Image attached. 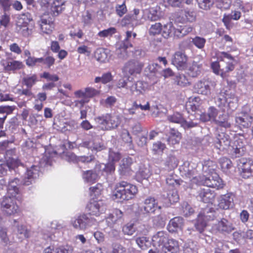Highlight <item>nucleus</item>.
<instances>
[{"label":"nucleus","instance_id":"nucleus-1","mask_svg":"<svg viewBox=\"0 0 253 253\" xmlns=\"http://www.w3.org/2000/svg\"><path fill=\"white\" fill-rule=\"evenodd\" d=\"M137 192L136 187L126 181H121L116 185L113 192L114 199L128 200L132 199Z\"/></svg>","mask_w":253,"mask_h":253},{"label":"nucleus","instance_id":"nucleus-2","mask_svg":"<svg viewBox=\"0 0 253 253\" xmlns=\"http://www.w3.org/2000/svg\"><path fill=\"white\" fill-rule=\"evenodd\" d=\"M96 219L89 214H80L72 220V224L76 229L85 230L97 225Z\"/></svg>","mask_w":253,"mask_h":253},{"label":"nucleus","instance_id":"nucleus-3","mask_svg":"<svg viewBox=\"0 0 253 253\" xmlns=\"http://www.w3.org/2000/svg\"><path fill=\"white\" fill-rule=\"evenodd\" d=\"M217 56L218 59L223 62L221 64V73H220V76L222 78H224L226 73L233 71L235 68L234 57L225 52H219L217 54Z\"/></svg>","mask_w":253,"mask_h":253},{"label":"nucleus","instance_id":"nucleus-4","mask_svg":"<svg viewBox=\"0 0 253 253\" xmlns=\"http://www.w3.org/2000/svg\"><path fill=\"white\" fill-rule=\"evenodd\" d=\"M2 210L8 215H11L18 213L19 208L16 203L15 198L9 196H4L1 202Z\"/></svg>","mask_w":253,"mask_h":253},{"label":"nucleus","instance_id":"nucleus-5","mask_svg":"<svg viewBox=\"0 0 253 253\" xmlns=\"http://www.w3.org/2000/svg\"><path fill=\"white\" fill-rule=\"evenodd\" d=\"M80 147L88 148L93 152L97 153L106 149L105 146L101 141L97 138H92L83 141L79 144Z\"/></svg>","mask_w":253,"mask_h":253},{"label":"nucleus","instance_id":"nucleus-6","mask_svg":"<svg viewBox=\"0 0 253 253\" xmlns=\"http://www.w3.org/2000/svg\"><path fill=\"white\" fill-rule=\"evenodd\" d=\"M238 166L243 178H248L253 175V161L241 159L239 160Z\"/></svg>","mask_w":253,"mask_h":253},{"label":"nucleus","instance_id":"nucleus-7","mask_svg":"<svg viewBox=\"0 0 253 253\" xmlns=\"http://www.w3.org/2000/svg\"><path fill=\"white\" fill-rule=\"evenodd\" d=\"M40 167L33 165L28 169L24 177L21 180L22 185L29 186L35 182V179L39 176Z\"/></svg>","mask_w":253,"mask_h":253},{"label":"nucleus","instance_id":"nucleus-8","mask_svg":"<svg viewBox=\"0 0 253 253\" xmlns=\"http://www.w3.org/2000/svg\"><path fill=\"white\" fill-rule=\"evenodd\" d=\"M215 85V83L211 80L203 79L195 84V89L199 94L208 95L211 94V87H214Z\"/></svg>","mask_w":253,"mask_h":253},{"label":"nucleus","instance_id":"nucleus-9","mask_svg":"<svg viewBox=\"0 0 253 253\" xmlns=\"http://www.w3.org/2000/svg\"><path fill=\"white\" fill-rule=\"evenodd\" d=\"M202 181L203 184L208 187L220 189H222L224 186L222 180L216 173L209 177H204Z\"/></svg>","mask_w":253,"mask_h":253},{"label":"nucleus","instance_id":"nucleus-10","mask_svg":"<svg viewBox=\"0 0 253 253\" xmlns=\"http://www.w3.org/2000/svg\"><path fill=\"white\" fill-rule=\"evenodd\" d=\"M87 208L89 211L87 214L98 216L106 211V205L102 201H93L87 205Z\"/></svg>","mask_w":253,"mask_h":253},{"label":"nucleus","instance_id":"nucleus-11","mask_svg":"<svg viewBox=\"0 0 253 253\" xmlns=\"http://www.w3.org/2000/svg\"><path fill=\"white\" fill-rule=\"evenodd\" d=\"M187 56L183 51H176L172 58V63L179 70H183L186 67Z\"/></svg>","mask_w":253,"mask_h":253},{"label":"nucleus","instance_id":"nucleus-12","mask_svg":"<svg viewBox=\"0 0 253 253\" xmlns=\"http://www.w3.org/2000/svg\"><path fill=\"white\" fill-rule=\"evenodd\" d=\"M234 195L232 193H228L220 196L218 200V207L222 210H228L234 206Z\"/></svg>","mask_w":253,"mask_h":253},{"label":"nucleus","instance_id":"nucleus-13","mask_svg":"<svg viewBox=\"0 0 253 253\" xmlns=\"http://www.w3.org/2000/svg\"><path fill=\"white\" fill-rule=\"evenodd\" d=\"M132 162V159L130 157L124 158L121 161L118 169L121 175L128 176L131 174Z\"/></svg>","mask_w":253,"mask_h":253},{"label":"nucleus","instance_id":"nucleus-14","mask_svg":"<svg viewBox=\"0 0 253 253\" xmlns=\"http://www.w3.org/2000/svg\"><path fill=\"white\" fill-rule=\"evenodd\" d=\"M230 142L229 135L224 132H221L216 136L215 146L217 149L223 150L226 149L230 146Z\"/></svg>","mask_w":253,"mask_h":253},{"label":"nucleus","instance_id":"nucleus-15","mask_svg":"<svg viewBox=\"0 0 253 253\" xmlns=\"http://www.w3.org/2000/svg\"><path fill=\"white\" fill-rule=\"evenodd\" d=\"M168 235L164 231L157 232L152 238L154 246L161 248L162 249L168 242Z\"/></svg>","mask_w":253,"mask_h":253},{"label":"nucleus","instance_id":"nucleus-16","mask_svg":"<svg viewBox=\"0 0 253 253\" xmlns=\"http://www.w3.org/2000/svg\"><path fill=\"white\" fill-rule=\"evenodd\" d=\"M216 229L220 233L229 234L235 229L233 224L225 218H222L216 224Z\"/></svg>","mask_w":253,"mask_h":253},{"label":"nucleus","instance_id":"nucleus-17","mask_svg":"<svg viewBox=\"0 0 253 253\" xmlns=\"http://www.w3.org/2000/svg\"><path fill=\"white\" fill-rule=\"evenodd\" d=\"M4 70L6 72L14 71L23 68V64L22 62L14 60L11 59H7L1 62Z\"/></svg>","mask_w":253,"mask_h":253},{"label":"nucleus","instance_id":"nucleus-18","mask_svg":"<svg viewBox=\"0 0 253 253\" xmlns=\"http://www.w3.org/2000/svg\"><path fill=\"white\" fill-rule=\"evenodd\" d=\"M198 193V199L205 203L211 202L215 196L214 192L209 188L200 189Z\"/></svg>","mask_w":253,"mask_h":253},{"label":"nucleus","instance_id":"nucleus-19","mask_svg":"<svg viewBox=\"0 0 253 253\" xmlns=\"http://www.w3.org/2000/svg\"><path fill=\"white\" fill-rule=\"evenodd\" d=\"M143 66V64L142 63L137 60H132L126 64L124 70L125 72L132 75L135 73H139Z\"/></svg>","mask_w":253,"mask_h":253},{"label":"nucleus","instance_id":"nucleus-20","mask_svg":"<svg viewBox=\"0 0 253 253\" xmlns=\"http://www.w3.org/2000/svg\"><path fill=\"white\" fill-rule=\"evenodd\" d=\"M183 224L184 219L182 217H175L169 220L167 229L170 233L176 232L178 229L182 228Z\"/></svg>","mask_w":253,"mask_h":253},{"label":"nucleus","instance_id":"nucleus-21","mask_svg":"<svg viewBox=\"0 0 253 253\" xmlns=\"http://www.w3.org/2000/svg\"><path fill=\"white\" fill-rule=\"evenodd\" d=\"M214 123L225 128L230 127L231 125L230 116L228 113L225 112L220 113L216 119L214 120Z\"/></svg>","mask_w":253,"mask_h":253},{"label":"nucleus","instance_id":"nucleus-22","mask_svg":"<svg viewBox=\"0 0 253 253\" xmlns=\"http://www.w3.org/2000/svg\"><path fill=\"white\" fill-rule=\"evenodd\" d=\"M219 113L220 112L216 108L211 106L208 108L207 113H203L200 115V120L204 122L211 121L214 123V120L216 119Z\"/></svg>","mask_w":253,"mask_h":253},{"label":"nucleus","instance_id":"nucleus-23","mask_svg":"<svg viewBox=\"0 0 253 253\" xmlns=\"http://www.w3.org/2000/svg\"><path fill=\"white\" fill-rule=\"evenodd\" d=\"M5 159L7 162L10 165H12L13 168L17 167L20 164V161L17 154L16 149L15 148L11 147L5 152Z\"/></svg>","mask_w":253,"mask_h":253},{"label":"nucleus","instance_id":"nucleus-24","mask_svg":"<svg viewBox=\"0 0 253 253\" xmlns=\"http://www.w3.org/2000/svg\"><path fill=\"white\" fill-rule=\"evenodd\" d=\"M144 204L145 205L141 208V211L143 209L146 213H154L157 210H160L161 209V207L157 205V203L153 198H147Z\"/></svg>","mask_w":253,"mask_h":253},{"label":"nucleus","instance_id":"nucleus-25","mask_svg":"<svg viewBox=\"0 0 253 253\" xmlns=\"http://www.w3.org/2000/svg\"><path fill=\"white\" fill-rule=\"evenodd\" d=\"M98 169L88 170L84 171L82 174V177L84 182L88 183H95L98 179L99 175L97 171Z\"/></svg>","mask_w":253,"mask_h":253},{"label":"nucleus","instance_id":"nucleus-26","mask_svg":"<svg viewBox=\"0 0 253 253\" xmlns=\"http://www.w3.org/2000/svg\"><path fill=\"white\" fill-rule=\"evenodd\" d=\"M32 19L30 13H26L20 15L16 21V30H20L22 27L30 25Z\"/></svg>","mask_w":253,"mask_h":253},{"label":"nucleus","instance_id":"nucleus-27","mask_svg":"<svg viewBox=\"0 0 253 253\" xmlns=\"http://www.w3.org/2000/svg\"><path fill=\"white\" fill-rule=\"evenodd\" d=\"M178 250V243L173 239H168V242L163 248V253H177Z\"/></svg>","mask_w":253,"mask_h":253},{"label":"nucleus","instance_id":"nucleus-28","mask_svg":"<svg viewBox=\"0 0 253 253\" xmlns=\"http://www.w3.org/2000/svg\"><path fill=\"white\" fill-rule=\"evenodd\" d=\"M65 3L64 0H54L51 3L50 12L54 16H58L62 12L64 7H63Z\"/></svg>","mask_w":253,"mask_h":253},{"label":"nucleus","instance_id":"nucleus-29","mask_svg":"<svg viewBox=\"0 0 253 253\" xmlns=\"http://www.w3.org/2000/svg\"><path fill=\"white\" fill-rule=\"evenodd\" d=\"M162 197L166 200V204H172L177 202L179 196L177 191L175 189L169 190L168 191L164 192L162 195Z\"/></svg>","mask_w":253,"mask_h":253},{"label":"nucleus","instance_id":"nucleus-30","mask_svg":"<svg viewBox=\"0 0 253 253\" xmlns=\"http://www.w3.org/2000/svg\"><path fill=\"white\" fill-rule=\"evenodd\" d=\"M99 91L91 87H88L83 90H79L75 92L76 97H84L86 99L93 97L98 94Z\"/></svg>","mask_w":253,"mask_h":253},{"label":"nucleus","instance_id":"nucleus-31","mask_svg":"<svg viewBox=\"0 0 253 253\" xmlns=\"http://www.w3.org/2000/svg\"><path fill=\"white\" fill-rule=\"evenodd\" d=\"M181 138V134L174 128H171L169 136L167 139L168 143L170 145H174L179 143Z\"/></svg>","mask_w":253,"mask_h":253},{"label":"nucleus","instance_id":"nucleus-32","mask_svg":"<svg viewBox=\"0 0 253 253\" xmlns=\"http://www.w3.org/2000/svg\"><path fill=\"white\" fill-rule=\"evenodd\" d=\"M162 16L160 8L159 6L153 7L149 8L147 14V18L148 20L155 21L159 20Z\"/></svg>","mask_w":253,"mask_h":253},{"label":"nucleus","instance_id":"nucleus-33","mask_svg":"<svg viewBox=\"0 0 253 253\" xmlns=\"http://www.w3.org/2000/svg\"><path fill=\"white\" fill-rule=\"evenodd\" d=\"M132 44H128L127 43L125 44H121L120 46L116 50V54L119 59L126 60L128 57V51L129 47H131Z\"/></svg>","mask_w":253,"mask_h":253},{"label":"nucleus","instance_id":"nucleus-34","mask_svg":"<svg viewBox=\"0 0 253 253\" xmlns=\"http://www.w3.org/2000/svg\"><path fill=\"white\" fill-rule=\"evenodd\" d=\"M207 225V222L201 216V214H198L197 220L194 224L195 230L200 234H202Z\"/></svg>","mask_w":253,"mask_h":253},{"label":"nucleus","instance_id":"nucleus-35","mask_svg":"<svg viewBox=\"0 0 253 253\" xmlns=\"http://www.w3.org/2000/svg\"><path fill=\"white\" fill-rule=\"evenodd\" d=\"M40 27L42 31L46 34H49L54 28L53 22L44 17H42L41 20Z\"/></svg>","mask_w":253,"mask_h":253},{"label":"nucleus","instance_id":"nucleus-36","mask_svg":"<svg viewBox=\"0 0 253 253\" xmlns=\"http://www.w3.org/2000/svg\"><path fill=\"white\" fill-rule=\"evenodd\" d=\"M17 220H13V226L17 227V234L19 239L22 240L29 237V231L23 225H17Z\"/></svg>","mask_w":253,"mask_h":253},{"label":"nucleus","instance_id":"nucleus-37","mask_svg":"<svg viewBox=\"0 0 253 253\" xmlns=\"http://www.w3.org/2000/svg\"><path fill=\"white\" fill-rule=\"evenodd\" d=\"M135 242L140 249L147 250L151 245L149 238L146 236H139L135 238Z\"/></svg>","mask_w":253,"mask_h":253},{"label":"nucleus","instance_id":"nucleus-38","mask_svg":"<svg viewBox=\"0 0 253 253\" xmlns=\"http://www.w3.org/2000/svg\"><path fill=\"white\" fill-rule=\"evenodd\" d=\"M96 169L100 170H103L107 173L112 174L115 170V164L109 162L106 164H99L96 165Z\"/></svg>","mask_w":253,"mask_h":253},{"label":"nucleus","instance_id":"nucleus-39","mask_svg":"<svg viewBox=\"0 0 253 253\" xmlns=\"http://www.w3.org/2000/svg\"><path fill=\"white\" fill-rule=\"evenodd\" d=\"M166 220L167 218L165 214L160 213L153 218L152 222L153 224L155 227L157 228H163L166 225Z\"/></svg>","mask_w":253,"mask_h":253},{"label":"nucleus","instance_id":"nucleus-40","mask_svg":"<svg viewBox=\"0 0 253 253\" xmlns=\"http://www.w3.org/2000/svg\"><path fill=\"white\" fill-rule=\"evenodd\" d=\"M252 118L247 115L236 117V122L244 127H248L251 125Z\"/></svg>","mask_w":253,"mask_h":253},{"label":"nucleus","instance_id":"nucleus-41","mask_svg":"<svg viewBox=\"0 0 253 253\" xmlns=\"http://www.w3.org/2000/svg\"><path fill=\"white\" fill-rule=\"evenodd\" d=\"M94 57L97 60L105 62L108 60V50L104 48H98L94 52Z\"/></svg>","mask_w":253,"mask_h":253},{"label":"nucleus","instance_id":"nucleus-42","mask_svg":"<svg viewBox=\"0 0 253 253\" xmlns=\"http://www.w3.org/2000/svg\"><path fill=\"white\" fill-rule=\"evenodd\" d=\"M122 216V211L119 209H116L114 211V214H110L107 218L106 222L108 223L109 226H112L118 219L121 218Z\"/></svg>","mask_w":253,"mask_h":253},{"label":"nucleus","instance_id":"nucleus-43","mask_svg":"<svg viewBox=\"0 0 253 253\" xmlns=\"http://www.w3.org/2000/svg\"><path fill=\"white\" fill-rule=\"evenodd\" d=\"M109 119V114H106L100 116L96 117L94 118L95 123L100 126L101 129L103 130H106L107 123Z\"/></svg>","mask_w":253,"mask_h":253},{"label":"nucleus","instance_id":"nucleus-44","mask_svg":"<svg viewBox=\"0 0 253 253\" xmlns=\"http://www.w3.org/2000/svg\"><path fill=\"white\" fill-rule=\"evenodd\" d=\"M120 123V118L118 116H112L109 114V119H108L106 129L110 130L111 129L116 128L119 126Z\"/></svg>","mask_w":253,"mask_h":253},{"label":"nucleus","instance_id":"nucleus-45","mask_svg":"<svg viewBox=\"0 0 253 253\" xmlns=\"http://www.w3.org/2000/svg\"><path fill=\"white\" fill-rule=\"evenodd\" d=\"M173 30H174V27L170 22L165 24L163 26H162L161 32L162 36L166 39L172 36Z\"/></svg>","mask_w":253,"mask_h":253},{"label":"nucleus","instance_id":"nucleus-46","mask_svg":"<svg viewBox=\"0 0 253 253\" xmlns=\"http://www.w3.org/2000/svg\"><path fill=\"white\" fill-rule=\"evenodd\" d=\"M186 163L184 164V167L183 168L185 176L189 178H196L197 171L195 167L188 163L187 167H186Z\"/></svg>","mask_w":253,"mask_h":253},{"label":"nucleus","instance_id":"nucleus-47","mask_svg":"<svg viewBox=\"0 0 253 253\" xmlns=\"http://www.w3.org/2000/svg\"><path fill=\"white\" fill-rule=\"evenodd\" d=\"M219 163L222 170L225 173H227L232 166L230 160L226 157L221 158Z\"/></svg>","mask_w":253,"mask_h":253},{"label":"nucleus","instance_id":"nucleus-48","mask_svg":"<svg viewBox=\"0 0 253 253\" xmlns=\"http://www.w3.org/2000/svg\"><path fill=\"white\" fill-rule=\"evenodd\" d=\"M199 214H201V216L207 222L209 220H212L215 217V212L211 208H206L203 212H201Z\"/></svg>","mask_w":253,"mask_h":253},{"label":"nucleus","instance_id":"nucleus-49","mask_svg":"<svg viewBox=\"0 0 253 253\" xmlns=\"http://www.w3.org/2000/svg\"><path fill=\"white\" fill-rule=\"evenodd\" d=\"M178 160L173 154H169L166 160V165L169 169H173L177 167Z\"/></svg>","mask_w":253,"mask_h":253},{"label":"nucleus","instance_id":"nucleus-50","mask_svg":"<svg viewBox=\"0 0 253 253\" xmlns=\"http://www.w3.org/2000/svg\"><path fill=\"white\" fill-rule=\"evenodd\" d=\"M136 229L134 223L130 222L125 225L122 230L124 234L131 236L135 232Z\"/></svg>","mask_w":253,"mask_h":253},{"label":"nucleus","instance_id":"nucleus-51","mask_svg":"<svg viewBox=\"0 0 253 253\" xmlns=\"http://www.w3.org/2000/svg\"><path fill=\"white\" fill-rule=\"evenodd\" d=\"M177 176L176 175H173L170 174L166 178V183L168 185L171 186L173 187H175L176 186H178L180 185V180L176 179Z\"/></svg>","mask_w":253,"mask_h":253},{"label":"nucleus","instance_id":"nucleus-52","mask_svg":"<svg viewBox=\"0 0 253 253\" xmlns=\"http://www.w3.org/2000/svg\"><path fill=\"white\" fill-rule=\"evenodd\" d=\"M175 83L181 86H185L189 84V82L186 77L183 74L177 75L174 79Z\"/></svg>","mask_w":253,"mask_h":253},{"label":"nucleus","instance_id":"nucleus-53","mask_svg":"<svg viewBox=\"0 0 253 253\" xmlns=\"http://www.w3.org/2000/svg\"><path fill=\"white\" fill-rule=\"evenodd\" d=\"M166 148V145L161 141H157L153 143L152 150L154 154H157L163 153Z\"/></svg>","mask_w":253,"mask_h":253},{"label":"nucleus","instance_id":"nucleus-54","mask_svg":"<svg viewBox=\"0 0 253 253\" xmlns=\"http://www.w3.org/2000/svg\"><path fill=\"white\" fill-rule=\"evenodd\" d=\"M199 7L204 10L210 9L213 4V0H197Z\"/></svg>","mask_w":253,"mask_h":253},{"label":"nucleus","instance_id":"nucleus-55","mask_svg":"<svg viewBox=\"0 0 253 253\" xmlns=\"http://www.w3.org/2000/svg\"><path fill=\"white\" fill-rule=\"evenodd\" d=\"M162 30V24L160 23H156L152 24L149 30L150 35L155 36L161 33Z\"/></svg>","mask_w":253,"mask_h":253},{"label":"nucleus","instance_id":"nucleus-56","mask_svg":"<svg viewBox=\"0 0 253 253\" xmlns=\"http://www.w3.org/2000/svg\"><path fill=\"white\" fill-rule=\"evenodd\" d=\"M168 120L172 123L180 124L181 126L184 121L181 114L179 113H175L172 115L169 116Z\"/></svg>","mask_w":253,"mask_h":253},{"label":"nucleus","instance_id":"nucleus-57","mask_svg":"<svg viewBox=\"0 0 253 253\" xmlns=\"http://www.w3.org/2000/svg\"><path fill=\"white\" fill-rule=\"evenodd\" d=\"M25 84L28 88H31L37 81V77L36 75L31 76H27L23 79Z\"/></svg>","mask_w":253,"mask_h":253},{"label":"nucleus","instance_id":"nucleus-58","mask_svg":"<svg viewBox=\"0 0 253 253\" xmlns=\"http://www.w3.org/2000/svg\"><path fill=\"white\" fill-rule=\"evenodd\" d=\"M182 211L183 215L186 217L190 216L194 212V209L187 202L182 204Z\"/></svg>","mask_w":253,"mask_h":253},{"label":"nucleus","instance_id":"nucleus-59","mask_svg":"<svg viewBox=\"0 0 253 253\" xmlns=\"http://www.w3.org/2000/svg\"><path fill=\"white\" fill-rule=\"evenodd\" d=\"M13 166L10 165L9 163L0 161V177L5 175L8 169H13Z\"/></svg>","mask_w":253,"mask_h":253},{"label":"nucleus","instance_id":"nucleus-60","mask_svg":"<svg viewBox=\"0 0 253 253\" xmlns=\"http://www.w3.org/2000/svg\"><path fill=\"white\" fill-rule=\"evenodd\" d=\"M192 42L197 47L202 49L204 47L206 40L203 38L196 37L192 39Z\"/></svg>","mask_w":253,"mask_h":253},{"label":"nucleus","instance_id":"nucleus-61","mask_svg":"<svg viewBox=\"0 0 253 253\" xmlns=\"http://www.w3.org/2000/svg\"><path fill=\"white\" fill-rule=\"evenodd\" d=\"M116 32V29L115 28L111 27L99 32L98 33V36L100 38H106L112 36Z\"/></svg>","mask_w":253,"mask_h":253},{"label":"nucleus","instance_id":"nucleus-62","mask_svg":"<svg viewBox=\"0 0 253 253\" xmlns=\"http://www.w3.org/2000/svg\"><path fill=\"white\" fill-rule=\"evenodd\" d=\"M74 248L70 245H65L55 249L56 253H73Z\"/></svg>","mask_w":253,"mask_h":253},{"label":"nucleus","instance_id":"nucleus-63","mask_svg":"<svg viewBox=\"0 0 253 253\" xmlns=\"http://www.w3.org/2000/svg\"><path fill=\"white\" fill-rule=\"evenodd\" d=\"M41 77L46 79L47 81L54 83L59 80V77L56 74H51L48 72H44L41 75Z\"/></svg>","mask_w":253,"mask_h":253},{"label":"nucleus","instance_id":"nucleus-64","mask_svg":"<svg viewBox=\"0 0 253 253\" xmlns=\"http://www.w3.org/2000/svg\"><path fill=\"white\" fill-rule=\"evenodd\" d=\"M126 249L122 245L118 243L113 244L111 253H126Z\"/></svg>","mask_w":253,"mask_h":253}]
</instances>
